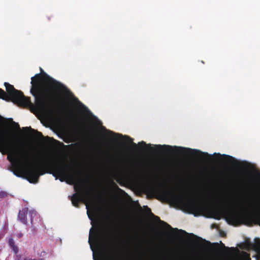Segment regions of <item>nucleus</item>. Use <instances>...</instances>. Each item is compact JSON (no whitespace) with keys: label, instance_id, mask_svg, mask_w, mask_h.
<instances>
[{"label":"nucleus","instance_id":"nucleus-1","mask_svg":"<svg viewBox=\"0 0 260 260\" xmlns=\"http://www.w3.org/2000/svg\"><path fill=\"white\" fill-rule=\"evenodd\" d=\"M0 152L7 154L8 159L11 162L14 174L21 176L19 163L28 166L24 172L26 178L31 183H37L40 176L46 173L52 174L56 179L62 182L66 179L73 184L78 181V177L73 170L64 162H52L46 160L42 165L35 163V155L30 151L20 149L11 139H7L4 133H0Z\"/></svg>","mask_w":260,"mask_h":260},{"label":"nucleus","instance_id":"nucleus-2","mask_svg":"<svg viewBox=\"0 0 260 260\" xmlns=\"http://www.w3.org/2000/svg\"><path fill=\"white\" fill-rule=\"evenodd\" d=\"M40 70L41 73L31 78L30 92L35 98V104L31 103L30 97L25 96L21 91L7 82L4 83L6 92L0 88V99L28 108L33 113L39 110H52L59 100L58 92L66 90L67 87L44 72L41 68Z\"/></svg>","mask_w":260,"mask_h":260},{"label":"nucleus","instance_id":"nucleus-3","mask_svg":"<svg viewBox=\"0 0 260 260\" xmlns=\"http://www.w3.org/2000/svg\"><path fill=\"white\" fill-rule=\"evenodd\" d=\"M159 192L164 199L183 205L190 213L195 216L202 215L206 211L205 204L196 199L188 198L183 193L177 194L172 190H160Z\"/></svg>","mask_w":260,"mask_h":260},{"label":"nucleus","instance_id":"nucleus-4","mask_svg":"<svg viewBox=\"0 0 260 260\" xmlns=\"http://www.w3.org/2000/svg\"><path fill=\"white\" fill-rule=\"evenodd\" d=\"M155 147L158 151H163L170 154L191 155L205 161H209L211 157V156L207 152H202L199 150L192 149L189 148L176 146H172L166 145H156Z\"/></svg>","mask_w":260,"mask_h":260},{"label":"nucleus","instance_id":"nucleus-5","mask_svg":"<svg viewBox=\"0 0 260 260\" xmlns=\"http://www.w3.org/2000/svg\"><path fill=\"white\" fill-rule=\"evenodd\" d=\"M228 222L236 225L240 224L249 225L252 222L260 225V214L254 215H241L236 212H231L228 215Z\"/></svg>","mask_w":260,"mask_h":260},{"label":"nucleus","instance_id":"nucleus-6","mask_svg":"<svg viewBox=\"0 0 260 260\" xmlns=\"http://www.w3.org/2000/svg\"><path fill=\"white\" fill-rule=\"evenodd\" d=\"M74 188L77 193H74L71 199L73 206L78 207L80 202L85 203L90 200L91 199L90 191L92 189L91 188L90 189H85L80 184L75 186Z\"/></svg>","mask_w":260,"mask_h":260},{"label":"nucleus","instance_id":"nucleus-7","mask_svg":"<svg viewBox=\"0 0 260 260\" xmlns=\"http://www.w3.org/2000/svg\"><path fill=\"white\" fill-rule=\"evenodd\" d=\"M128 139V142L132 144L133 149L135 150H145L151 152L154 151V148L151 146V144H147L144 141L139 142L136 144L133 141V139L128 136H125Z\"/></svg>","mask_w":260,"mask_h":260},{"label":"nucleus","instance_id":"nucleus-8","mask_svg":"<svg viewBox=\"0 0 260 260\" xmlns=\"http://www.w3.org/2000/svg\"><path fill=\"white\" fill-rule=\"evenodd\" d=\"M160 222L161 224H162L166 228V229H167L169 230H171V231H174L176 233H179L184 235H189L190 236L192 237V238H193L196 239H197L199 241L206 243L208 244H211L210 242L206 241V240L203 239L202 238L198 237V236L194 235L192 233L188 234L186 231H185L184 230H178L177 228H173L170 224H169L168 223H167V222H166L164 221L160 220Z\"/></svg>","mask_w":260,"mask_h":260},{"label":"nucleus","instance_id":"nucleus-9","mask_svg":"<svg viewBox=\"0 0 260 260\" xmlns=\"http://www.w3.org/2000/svg\"><path fill=\"white\" fill-rule=\"evenodd\" d=\"M28 209L27 207L22 208L19 210L18 219L23 224H27V214H28Z\"/></svg>","mask_w":260,"mask_h":260},{"label":"nucleus","instance_id":"nucleus-10","mask_svg":"<svg viewBox=\"0 0 260 260\" xmlns=\"http://www.w3.org/2000/svg\"><path fill=\"white\" fill-rule=\"evenodd\" d=\"M22 129L24 132L29 133L30 135L34 136L37 138L41 139L43 138V136L41 132H38L37 130H35L34 129L31 128V127H23Z\"/></svg>","mask_w":260,"mask_h":260},{"label":"nucleus","instance_id":"nucleus-11","mask_svg":"<svg viewBox=\"0 0 260 260\" xmlns=\"http://www.w3.org/2000/svg\"><path fill=\"white\" fill-rule=\"evenodd\" d=\"M214 155H217L220 157H222L224 158L225 159L226 161L231 162L233 163V165L239 167L240 165L241 164V162H238L234 157H233L232 156L226 155V154H222L221 155L220 153H215Z\"/></svg>","mask_w":260,"mask_h":260},{"label":"nucleus","instance_id":"nucleus-12","mask_svg":"<svg viewBox=\"0 0 260 260\" xmlns=\"http://www.w3.org/2000/svg\"><path fill=\"white\" fill-rule=\"evenodd\" d=\"M8 243L10 247L12 249V250L14 251L15 254H17L18 252L19 249L18 247L15 244V241L14 239L10 237L8 239Z\"/></svg>","mask_w":260,"mask_h":260},{"label":"nucleus","instance_id":"nucleus-13","mask_svg":"<svg viewBox=\"0 0 260 260\" xmlns=\"http://www.w3.org/2000/svg\"><path fill=\"white\" fill-rule=\"evenodd\" d=\"M102 260H116L115 255L113 252L104 255L102 257Z\"/></svg>","mask_w":260,"mask_h":260},{"label":"nucleus","instance_id":"nucleus-14","mask_svg":"<svg viewBox=\"0 0 260 260\" xmlns=\"http://www.w3.org/2000/svg\"><path fill=\"white\" fill-rule=\"evenodd\" d=\"M251 248L255 251L258 250L260 247V239L257 238L255 239V243L251 244Z\"/></svg>","mask_w":260,"mask_h":260},{"label":"nucleus","instance_id":"nucleus-15","mask_svg":"<svg viewBox=\"0 0 260 260\" xmlns=\"http://www.w3.org/2000/svg\"><path fill=\"white\" fill-rule=\"evenodd\" d=\"M37 214V212L35 210H30L28 213L29 216L30 217V222L32 223L33 218Z\"/></svg>","mask_w":260,"mask_h":260},{"label":"nucleus","instance_id":"nucleus-16","mask_svg":"<svg viewBox=\"0 0 260 260\" xmlns=\"http://www.w3.org/2000/svg\"><path fill=\"white\" fill-rule=\"evenodd\" d=\"M107 133L109 134L108 136L109 137H112L116 135L114 132L111 131H107Z\"/></svg>","mask_w":260,"mask_h":260},{"label":"nucleus","instance_id":"nucleus-17","mask_svg":"<svg viewBox=\"0 0 260 260\" xmlns=\"http://www.w3.org/2000/svg\"><path fill=\"white\" fill-rule=\"evenodd\" d=\"M12 122L15 126V128L20 129L19 125L18 124V123H16L15 122L13 121H12Z\"/></svg>","mask_w":260,"mask_h":260},{"label":"nucleus","instance_id":"nucleus-18","mask_svg":"<svg viewBox=\"0 0 260 260\" xmlns=\"http://www.w3.org/2000/svg\"><path fill=\"white\" fill-rule=\"evenodd\" d=\"M256 177L257 178V180L258 181H259L260 180V173L259 172L256 173Z\"/></svg>","mask_w":260,"mask_h":260},{"label":"nucleus","instance_id":"nucleus-19","mask_svg":"<svg viewBox=\"0 0 260 260\" xmlns=\"http://www.w3.org/2000/svg\"><path fill=\"white\" fill-rule=\"evenodd\" d=\"M5 193L3 192H0V197L3 198L5 196Z\"/></svg>","mask_w":260,"mask_h":260},{"label":"nucleus","instance_id":"nucleus-20","mask_svg":"<svg viewBox=\"0 0 260 260\" xmlns=\"http://www.w3.org/2000/svg\"><path fill=\"white\" fill-rule=\"evenodd\" d=\"M23 260H44L43 258H41L39 259H31V258H25Z\"/></svg>","mask_w":260,"mask_h":260},{"label":"nucleus","instance_id":"nucleus-21","mask_svg":"<svg viewBox=\"0 0 260 260\" xmlns=\"http://www.w3.org/2000/svg\"><path fill=\"white\" fill-rule=\"evenodd\" d=\"M256 258L257 260H260V254H257Z\"/></svg>","mask_w":260,"mask_h":260},{"label":"nucleus","instance_id":"nucleus-22","mask_svg":"<svg viewBox=\"0 0 260 260\" xmlns=\"http://www.w3.org/2000/svg\"><path fill=\"white\" fill-rule=\"evenodd\" d=\"M22 235H22V234H21V233H19V234H18L17 235V237H18V238H21V237H22Z\"/></svg>","mask_w":260,"mask_h":260},{"label":"nucleus","instance_id":"nucleus-23","mask_svg":"<svg viewBox=\"0 0 260 260\" xmlns=\"http://www.w3.org/2000/svg\"><path fill=\"white\" fill-rule=\"evenodd\" d=\"M257 254H260V247H259V249L258 250H256L255 251Z\"/></svg>","mask_w":260,"mask_h":260},{"label":"nucleus","instance_id":"nucleus-24","mask_svg":"<svg viewBox=\"0 0 260 260\" xmlns=\"http://www.w3.org/2000/svg\"><path fill=\"white\" fill-rule=\"evenodd\" d=\"M91 232H90V234H89V242L90 243V240H91Z\"/></svg>","mask_w":260,"mask_h":260},{"label":"nucleus","instance_id":"nucleus-25","mask_svg":"<svg viewBox=\"0 0 260 260\" xmlns=\"http://www.w3.org/2000/svg\"><path fill=\"white\" fill-rule=\"evenodd\" d=\"M99 232V229H97L96 230V231L95 232V235L97 234V233H98Z\"/></svg>","mask_w":260,"mask_h":260},{"label":"nucleus","instance_id":"nucleus-26","mask_svg":"<svg viewBox=\"0 0 260 260\" xmlns=\"http://www.w3.org/2000/svg\"><path fill=\"white\" fill-rule=\"evenodd\" d=\"M116 135H117V136H118V137H122V135H121V134H116Z\"/></svg>","mask_w":260,"mask_h":260},{"label":"nucleus","instance_id":"nucleus-27","mask_svg":"<svg viewBox=\"0 0 260 260\" xmlns=\"http://www.w3.org/2000/svg\"><path fill=\"white\" fill-rule=\"evenodd\" d=\"M112 232V235H113L114 234H115V232L114 231H113V230L112 229V230L111 231Z\"/></svg>","mask_w":260,"mask_h":260},{"label":"nucleus","instance_id":"nucleus-28","mask_svg":"<svg viewBox=\"0 0 260 260\" xmlns=\"http://www.w3.org/2000/svg\"><path fill=\"white\" fill-rule=\"evenodd\" d=\"M87 214H88V217H89L90 218H91V217H90V215H89V214H88V211H87Z\"/></svg>","mask_w":260,"mask_h":260},{"label":"nucleus","instance_id":"nucleus-29","mask_svg":"<svg viewBox=\"0 0 260 260\" xmlns=\"http://www.w3.org/2000/svg\"><path fill=\"white\" fill-rule=\"evenodd\" d=\"M196 242H197V243H199L198 241H196ZM199 244H201V245L202 244H201V243H199Z\"/></svg>","mask_w":260,"mask_h":260},{"label":"nucleus","instance_id":"nucleus-30","mask_svg":"<svg viewBox=\"0 0 260 260\" xmlns=\"http://www.w3.org/2000/svg\"><path fill=\"white\" fill-rule=\"evenodd\" d=\"M156 217L157 219H158L159 220H160V219H159V218L158 217L156 216Z\"/></svg>","mask_w":260,"mask_h":260}]
</instances>
